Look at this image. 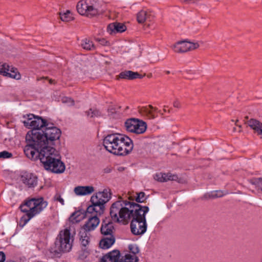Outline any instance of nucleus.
I'll use <instances>...</instances> for the list:
<instances>
[{
    "label": "nucleus",
    "instance_id": "12",
    "mask_svg": "<svg viewBox=\"0 0 262 262\" xmlns=\"http://www.w3.org/2000/svg\"><path fill=\"white\" fill-rule=\"evenodd\" d=\"M59 153L53 147L47 144L40 149H39L38 158L41 163L48 161V160Z\"/></svg>",
    "mask_w": 262,
    "mask_h": 262
},
{
    "label": "nucleus",
    "instance_id": "28",
    "mask_svg": "<svg viewBox=\"0 0 262 262\" xmlns=\"http://www.w3.org/2000/svg\"><path fill=\"white\" fill-rule=\"evenodd\" d=\"M115 238L114 235H111L110 237H105L103 238L99 243V246L103 249H107L110 248L115 243Z\"/></svg>",
    "mask_w": 262,
    "mask_h": 262
},
{
    "label": "nucleus",
    "instance_id": "15",
    "mask_svg": "<svg viewBox=\"0 0 262 262\" xmlns=\"http://www.w3.org/2000/svg\"><path fill=\"white\" fill-rule=\"evenodd\" d=\"M86 220L81 226V229L91 232L95 230L100 223V219L97 215H90L86 216Z\"/></svg>",
    "mask_w": 262,
    "mask_h": 262
},
{
    "label": "nucleus",
    "instance_id": "43",
    "mask_svg": "<svg viewBox=\"0 0 262 262\" xmlns=\"http://www.w3.org/2000/svg\"><path fill=\"white\" fill-rule=\"evenodd\" d=\"M61 101L64 103H67L69 105H73L74 104V101L69 97H63L62 98Z\"/></svg>",
    "mask_w": 262,
    "mask_h": 262
},
{
    "label": "nucleus",
    "instance_id": "18",
    "mask_svg": "<svg viewBox=\"0 0 262 262\" xmlns=\"http://www.w3.org/2000/svg\"><path fill=\"white\" fill-rule=\"evenodd\" d=\"M24 151L28 158L36 160L38 158L39 149L33 144L27 143L24 149Z\"/></svg>",
    "mask_w": 262,
    "mask_h": 262
},
{
    "label": "nucleus",
    "instance_id": "8",
    "mask_svg": "<svg viewBox=\"0 0 262 262\" xmlns=\"http://www.w3.org/2000/svg\"><path fill=\"white\" fill-rule=\"evenodd\" d=\"M24 118H26V119L21 120V122L26 127L32 129L40 130L41 128L49 125L46 120L32 114H27L26 117L24 116Z\"/></svg>",
    "mask_w": 262,
    "mask_h": 262
},
{
    "label": "nucleus",
    "instance_id": "37",
    "mask_svg": "<svg viewBox=\"0 0 262 262\" xmlns=\"http://www.w3.org/2000/svg\"><path fill=\"white\" fill-rule=\"evenodd\" d=\"M60 17L61 20L66 22L70 21L73 19L72 13L69 10H67L66 12L60 13Z\"/></svg>",
    "mask_w": 262,
    "mask_h": 262
},
{
    "label": "nucleus",
    "instance_id": "21",
    "mask_svg": "<svg viewBox=\"0 0 262 262\" xmlns=\"http://www.w3.org/2000/svg\"><path fill=\"white\" fill-rule=\"evenodd\" d=\"M94 191L95 188L92 186H78L74 189V192L77 196L90 195Z\"/></svg>",
    "mask_w": 262,
    "mask_h": 262
},
{
    "label": "nucleus",
    "instance_id": "9",
    "mask_svg": "<svg viewBox=\"0 0 262 262\" xmlns=\"http://www.w3.org/2000/svg\"><path fill=\"white\" fill-rule=\"evenodd\" d=\"M60 156L58 155L51 157L48 161L42 163L45 169L55 173H61L65 170L64 164L60 160Z\"/></svg>",
    "mask_w": 262,
    "mask_h": 262
},
{
    "label": "nucleus",
    "instance_id": "30",
    "mask_svg": "<svg viewBox=\"0 0 262 262\" xmlns=\"http://www.w3.org/2000/svg\"><path fill=\"white\" fill-rule=\"evenodd\" d=\"M113 230L114 226L112 223H105L103 222L102 223L100 230L102 234L110 237L111 235H113Z\"/></svg>",
    "mask_w": 262,
    "mask_h": 262
},
{
    "label": "nucleus",
    "instance_id": "2",
    "mask_svg": "<svg viewBox=\"0 0 262 262\" xmlns=\"http://www.w3.org/2000/svg\"><path fill=\"white\" fill-rule=\"evenodd\" d=\"M43 197H29L20 205V210L25 213L20 219L19 225L24 227L30 220L40 214L48 206Z\"/></svg>",
    "mask_w": 262,
    "mask_h": 262
},
{
    "label": "nucleus",
    "instance_id": "40",
    "mask_svg": "<svg viewBox=\"0 0 262 262\" xmlns=\"http://www.w3.org/2000/svg\"><path fill=\"white\" fill-rule=\"evenodd\" d=\"M90 214V215H94L95 214V208L93 205V204L92 205H90L86 209V216H90L89 215Z\"/></svg>",
    "mask_w": 262,
    "mask_h": 262
},
{
    "label": "nucleus",
    "instance_id": "41",
    "mask_svg": "<svg viewBox=\"0 0 262 262\" xmlns=\"http://www.w3.org/2000/svg\"><path fill=\"white\" fill-rule=\"evenodd\" d=\"M12 157V154L6 150L0 152V159H8Z\"/></svg>",
    "mask_w": 262,
    "mask_h": 262
},
{
    "label": "nucleus",
    "instance_id": "38",
    "mask_svg": "<svg viewBox=\"0 0 262 262\" xmlns=\"http://www.w3.org/2000/svg\"><path fill=\"white\" fill-rule=\"evenodd\" d=\"M77 214V212L73 213L69 217V221L72 224H75L80 222V219L78 215H76Z\"/></svg>",
    "mask_w": 262,
    "mask_h": 262
},
{
    "label": "nucleus",
    "instance_id": "49",
    "mask_svg": "<svg viewBox=\"0 0 262 262\" xmlns=\"http://www.w3.org/2000/svg\"><path fill=\"white\" fill-rule=\"evenodd\" d=\"M165 73L166 74H169L170 73V71H165Z\"/></svg>",
    "mask_w": 262,
    "mask_h": 262
},
{
    "label": "nucleus",
    "instance_id": "36",
    "mask_svg": "<svg viewBox=\"0 0 262 262\" xmlns=\"http://www.w3.org/2000/svg\"><path fill=\"white\" fill-rule=\"evenodd\" d=\"M223 195V192L220 191H212L210 193H206L204 195L203 198L205 199H214L220 198Z\"/></svg>",
    "mask_w": 262,
    "mask_h": 262
},
{
    "label": "nucleus",
    "instance_id": "50",
    "mask_svg": "<svg viewBox=\"0 0 262 262\" xmlns=\"http://www.w3.org/2000/svg\"><path fill=\"white\" fill-rule=\"evenodd\" d=\"M238 122V119H237V120L235 121V124L236 125H237V126L238 125H237V122Z\"/></svg>",
    "mask_w": 262,
    "mask_h": 262
},
{
    "label": "nucleus",
    "instance_id": "11",
    "mask_svg": "<svg viewBox=\"0 0 262 262\" xmlns=\"http://www.w3.org/2000/svg\"><path fill=\"white\" fill-rule=\"evenodd\" d=\"M200 45L198 42L181 41L174 44L172 49L176 53H184L198 49Z\"/></svg>",
    "mask_w": 262,
    "mask_h": 262
},
{
    "label": "nucleus",
    "instance_id": "22",
    "mask_svg": "<svg viewBox=\"0 0 262 262\" xmlns=\"http://www.w3.org/2000/svg\"><path fill=\"white\" fill-rule=\"evenodd\" d=\"M126 29V26L123 24L115 22L107 26V31L110 34H115L124 32Z\"/></svg>",
    "mask_w": 262,
    "mask_h": 262
},
{
    "label": "nucleus",
    "instance_id": "29",
    "mask_svg": "<svg viewBox=\"0 0 262 262\" xmlns=\"http://www.w3.org/2000/svg\"><path fill=\"white\" fill-rule=\"evenodd\" d=\"M92 196L96 197L97 200H98L100 202H104V204H105L111 198L110 190L104 189L102 192H99L93 195Z\"/></svg>",
    "mask_w": 262,
    "mask_h": 262
},
{
    "label": "nucleus",
    "instance_id": "27",
    "mask_svg": "<svg viewBox=\"0 0 262 262\" xmlns=\"http://www.w3.org/2000/svg\"><path fill=\"white\" fill-rule=\"evenodd\" d=\"M143 77L138 72H133L132 71H125L121 72L119 75V78L121 79H126L133 80L137 78H142Z\"/></svg>",
    "mask_w": 262,
    "mask_h": 262
},
{
    "label": "nucleus",
    "instance_id": "39",
    "mask_svg": "<svg viewBox=\"0 0 262 262\" xmlns=\"http://www.w3.org/2000/svg\"><path fill=\"white\" fill-rule=\"evenodd\" d=\"M86 115L90 117H97L100 115V112L96 110L90 109L89 111L86 112Z\"/></svg>",
    "mask_w": 262,
    "mask_h": 262
},
{
    "label": "nucleus",
    "instance_id": "17",
    "mask_svg": "<svg viewBox=\"0 0 262 262\" xmlns=\"http://www.w3.org/2000/svg\"><path fill=\"white\" fill-rule=\"evenodd\" d=\"M20 181L28 187H34L37 183V177L32 173L22 171L19 174Z\"/></svg>",
    "mask_w": 262,
    "mask_h": 262
},
{
    "label": "nucleus",
    "instance_id": "16",
    "mask_svg": "<svg viewBox=\"0 0 262 262\" xmlns=\"http://www.w3.org/2000/svg\"><path fill=\"white\" fill-rule=\"evenodd\" d=\"M120 134H113L106 136L103 140V145L105 148L110 152L113 153L115 145L119 141Z\"/></svg>",
    "mask_w": 262,
    "mask_h": 262
},
{
    "label": "nucleus",
    "instance_id": "24",
    "mask_svg": "<svg viewBox=\"0 0 262 262\" xmlns=\"http://www.w3.org/2000/svg\"><path fill=\"white\" fill-rule=\"evenodd\" d=\"M178 179V176L172 174L171 173H157L154 176V179L158 182H164L167 181H176Z\"/></svg>",
    "mask_w": 262,
    "mask_h": 262
},
{
    "label": "nucleus",
    "instance_id": "54",
    "mask_svg": "<svg viewBox=\"0 0 262 262\" xmlns=\"http://www.w3.org/2000/svg\"><path fill=\"white\" fill-rule=\"evenodd\" d=\"M7 262H14V261H11V260H10V261H7Z\"/></svg>",
    "mask_w": 262,
    "mask_h": 262
},
{
    "label": "nucleus",
    "instance_id": "45",
    "mask_svg": "<svg viewBox=\"0 0 262 262\" xmlns=\"http://www.w3.org/2000/svg\"><path fill=\"white\" fill-rule=\"evenodd\" d=\"M54 200L59 202L61 205H64V200L59 194H56L54 196Z\"/></svg>",
    "mask_w": 262,
    "mask_h": 262
},
{
    "label": "nucleus",
    "instance_id": "13",
    "mask_svg": "<svg viewBox=\"0 0 262 262\" xmlns=\"http://www.w3.org/2000/svg\"><path fill=\"white\" fill-rule=\"evenodd\" d=\"M45 130L43 131L45 137H46V141L47 144L51 143L53 141L59 139L61 135L60 130L56 127L48 126L45 127Z\"/></svg>",
    "mask_w": 262,
    "mask_h": 262
},
{
    "label": "nucleus",
    "instance_id": "44",
    "mask_svg": "<svg viewBox=\"0 0 262 262\" xmlns=\"http://www.w3.org/2000/svg\"><path fill=\"white\" fill-rule=\"evenodd\" d=\"M173 106L175 108H181L182 107L181 103L178 100H175L173 102Z\"/></svg>",
    "mask_w": 262,
    "mask_h": 262
},
{
    "label": "nucleus",
    "instance_id": "52",
    "mask_svg": "<svg viewBox=\"0 0 262 262\" xmlns=\"http://www.w3.org/2000/svg\"><path fill=\"white\" fill-rule=\"evenodd\" d=\"M110 169H107V170L106 171V172H110Z\"/></svg>",
    "mask_w": 262,
    "mask_h": 262
},
{
    "label": "nucleus",
    "instance_id": "14",
    "mask_svg": "<svg viewBox=\"0 0 262 262\" xmlns=\"http://www.w3.org/2000/svg\"><path fill=\"white\" fill-rule=\"evenodd\" d=\"M79 243L82 250L86 253L88 252L89 245L90 244L92 235L90 232L80 229L78 233Z\"/></svg>",
    "mask_w": 262,
    "mask_h": 262
},
{
    "label": "nucleus",
    "instance_id": "34",
    "mask_svg": "<svg viewBox=\"0 0 262 262\" xmlns=\"http://www.w3.org/2000/svg\"><path fill=\"white\" fill-rule=\"evenodd\" d=\"M138 258L136 255L127 254L122 257L118 262H138Z\"/></svg>",
    "mask_w": 262,
    "mask_h": 262
},
{
    "label": "nucleus",
    "instance_id": "10",
    "mask_svg": "<svg viewBox=\"0 0 262 262\" xmlns=\"http://www.w3.org/2000/svg\"><path fill=\"white\" fill-rule=\"evenodd\" d=\"M127 131L136 134H143L146 130L147 125L143 121L136 119H128L125 122Z\"/></svg>",
    "mask_w": 262,
    "mask_h": 262
},
{
    "label": "nucleus",
    "instance_id": "3",
    "mask_svg": "<svg viewBox=\"0 0 262 262\" xmlns=\"http://www.w3.org/2000/svg\"><path fill=\"white\" fill-rule=\"evenodd\" d=\"M136 209L133 214L130 225L132 233L135 235H143L147 230V223L145 214L149 211L147 206L139 205L136 206Z\"/></svg>",
    "mask_w": 262,
    "mask_h": 262
},
{
    "label": "nucleus",
    "instance_id": "4",
    "mask_svg": "<svg viewBox=\"0 0 262 262\" xmlns=\"http://www.w3.org/2000/svg\"><path fill=\"white\" fill-rule=\"evenodd\" d=\"M73 237L70 232V227L60 231L55 242V245L59 252H69L72 247Z\"/></svg>",
    "mask_w": 262,
    "mask_h": 262
},
{
    "label": "nucleus",
    "instance_id": "19",
    "mask_svg": "<svg viewBox=\"0 0 262 262\" xmlns=\"http://www.w3.org/2000/svg\"><path fill=\"white\" fill-rule=\"evenodd\" d=\"M0 74L13 79L16 76L15 68L6 63H0Z\"/></svg>",
    "mask_w": 262,
    "mask_h": 262
},
{
    "label": "nucleus",
    "instance_id": "23",
    "mask_svg": "<svg viewBox=\"0 0 262 262\" xmlns=\"http://www.w3.org/2000/svg\"><path fill=\"white\" fill-rule=\"evenodd\" d=\"M120 257V251L114 250L104 255L101 259V262H118Z\"/></svg>",
    "mask_w": 262,
    "mask_h": 262
},
{
    "label": "nucleus",
    "instance_id": "1",
    "mask_svg": "<svg viewBox=\"0 0 262 262\" xmlns=\"http://www.w3.org/2000/svg\"><path fill=\"white\" fill-rule=\"evenodd\" d=\"M139 205L120 198L110 207V214L112 221L123 225L127 224L130 221L132 216L136 209L135 207Z\"/></svg>",
    "mask_w": 262,
    "mask_h": 262
},
{
    "label": "nucleus",
    "instance_id": "33",
    "mask_svg": "<svg viewBox=\"0 0 262 262\" xmlns=\"http://www.w3.org/2000/svg\"><path fill=\"white\" fill-rule=\"evenodd\" d=\"M81 46L86 50H93L95 49L93 42L86 38L81 41Z\"/></svg>",
    "mask_w": 262,
    "mask_h": 262
},
{
    "label": "nucleus",
    "instance_id": "32",
    "mask_svg": "<svg viewBox=\"0 0 262 262\" xmlns=\"http://www.w3.org/2000/svg\"><path fill=\"white\" fill-rule=\"evenodd\" d=\"M149 16V13L147 11L141 10L137 14V21L139 23H143L147 19Z\"/></svg>",
    "mask_w": 262,
    "mask_h": 262
},
{
    "label": "nucleus",
    "instance_id": "51",
    "mask_svg": "<svg viewBox=\"0 0 262 262\" xmlns=\"http://www.w3.org/2000/svg\"><path fill=\"white\" fill-rule=\"evenodd\" d=\"M166 106H164L163 111H164L165 112H166Z\"/></svg>",
    "mask_w": 262,
    "mask_h": 262
},
{
    "label": "nucleus",
    "instance_id": "35",
    "mask_svg": "<svg viewBox=\"0 0 262 262\" xmlns=\"http://www.w3.org/2000/svg\"><path fill=\"white\" fill-rule=\"evenodd\" d=\"M250 183L255 186L258 191L262 192V177L252 179Z\"/></svg>",
    "mask_w": 262,
    "mask_h": 262
},
{
    "label": "nucleus",
    "instance_id": "25",
    "mask_svg": "<svg viewBox=\"0 0 262 262\" xmlns=\"http://www.w3.org/2000/svg\"><path fill=\"white\" fill-rule=\"evenodd\" d=\"M91 202L93 204V206L95 208V214L98 215H101L104 211V202H100L98 200H97V198L95 196H91Z\"/></svg>",
    "mask_w": 262,
    "mask_h": 262
},
{
    "label": "nucleus",
    "instance_id": "5",
    "mask_svg": "<svg viewBox=\"0 0 262 262\" xmlns=\"http://www.w3.org/2000/svg\"><path fill=\"white\" fill-rule=\"evenodd\" d=\"M133 146V142L128 137L120 134L119 141L115 145V148L113 154L120 156L126 155L132 151Z\"/></svg>",
    "mask_w": 262,
    "mask_h": 262
},
{
    "label": "nucleus",
    "instance_id": "47",
    "mask_svg": "<svg viewBox=\"0 0 262 262\" xmlns=\"http://www.w3.org/2000/svg\"><path fill=\"white\" fill-rule=\"evenodd\" d=\"M99 41L100 44L103 46H107L109 44L108 42L103 38L100 40Z\"/></svg>",
    "mask_w": 262,
    "mask_h": 262
},
{
    "label": "nucleus",
    "instance_id": "20",
    "mask_svg": "<svg viewBox=\"0 0 262 262\" xmlns=\"http://www.w3.org/2000/svg\"><path fill=\"white\" fill-rule=\"evenodd\" d=\"M157 110V108L153 107L151 105L146 106H143L139 108V113L143 116L146 117L149 119H153L156 116L155 112Z\"/></svg>",
    "mask_w": 262,
    "mask_h": 262
},
{
    "label": "nucleus",
    "instance_id": "26",
    "mask_svg": "<svg viewBox=\"0 0 262 262\" xmlns=\"http://www.w3.org/2000/svg\"><path fill=\"white\" fill-rule=\"evenodd\" d=\"M247 123L255 133L262 136V123L256 119H251L247 121Z\"/></svg>",
    "mask_w": 262,
    "mask_h": 262
},
{
    "label": "nucleus",
    "instance_id": "46",
    "mask_svg": "<svg viewBox=\"0 0 262 262\" xmlns=\"http://www.w3.org/2000/svg\"><path fill=\"white\" fill-rule=\"evenodd\" d=\"M6 259V256L3 252H0V262H4Z\"/></svg>",
    "mask_w": 262,
    "mask_h": 262
},
{
    "label": "nucleus",
    "instance_id": "42",
    "mask_svg": "<svg viewBox=\"0 0 262 262\" xmlns=\"http://www.w3.org/2000/svg\"><path fill=\"white\" fill-rule=\"evenodd\" d=\"M129 249L130 250V252L132 253L134 255H136V254L139 252V248L136 246L134 245H130L129 246Z\"/></svg>",
    "mask_w": 262,
    "mask_h": 262
},
{
    "label": "nucleus",
    "instance_id": "7",
    "mask_svg": "<svg viewBox=\"0 0 262 262\" xmlns=\"http://www.w3.org/2000/svg\"><path fill=\"white\" fill-rule=\"evenodd\" d=\"M96 2L92 3L91 0H82L77 5V9L81 15L93 16L98 13V6Z\"/></svg>",
    "mask_w": 262,
    "mask_h": 262
},
{
    "label": "nucleus",
    "instance_id": "53",
    "mask_svg": "<svg viewBox=\"0 0 262 262\" xmlns=\"http://www.w3.org/2000/svg\"><path fill=\"white\" fill-rule=\"evenodd\" d=\"M52 81H53V80H50V83H52Z\"/></svg>",
    "mask_w": 262,
    "mask_h": 262
},
{
    "label": "nucleus",
    "instance_id": "48",
    "mask_svg": "<svg viewBox=\"0 0 262 262\" xmlns=\"http://www.w3.org/2000/svg\"><path fill=\"white\" fill-rule=\"evenodd\" d=\"M20 78V75L19 74V73L18 72H17V79H19Z\"/></svg>",
    "mask_w": 262,
    "mask_h": 262
},
{
    "label": "nucleus",
    "instance_id": "6",
    "mask_svg": "<svg viewBox=\"0 0 262 262\" xmlns=\"http://www.w3.org/2000/svg\"><path fill=\"white\" fill-rule=\"evenodd\" d=\"M43 130L32 129L28 132L26 136L27 143L33 144L35 147L40 149L47 144Z\"/></svg>",
    "mask_w": 262,
    "mask_h": 262
},
{
    "label": "nucleus",
    "instance_id": "31",
    "mask_svg": "<svg viewBox=\"0 0 262 262\" xmlns=\"http://www.w3.org/2000/svg\"><path fill=\"white\" fill-rule=\"evenodd\" d=\"M128 199L129 200H135L137 202L142 203L146 200L145 193L143 192H140L136 193L135 194H128Z\"/></svg>",
    "mask_w": 262,
    "mask_h": 262
}]
</instances>
